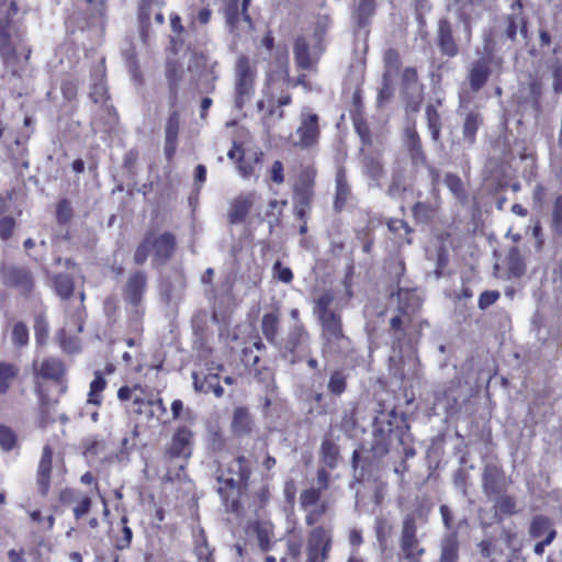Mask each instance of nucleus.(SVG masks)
Returning a JSON list of instances; mask_svg holds the SVG:
<instances>
[{
	"label": "nucleus",
	"instance_id": "17",
	"mask_svg": "<svg viewBox=\"0 0 562 562\" xmlns=\"http://www.w3.org/2000/svg\"><path fill=\"white\" fill-rule=\"evenodd\" d=\"M1 278L4 284L19 288L23 293L31 291L33 286L32 277L24 268L14 266L3 267L1 269Z\"/></svg>",
	"mask_w": 562,
	"mask_h": 562
},
{
	"label": "nucleus",
	"instance_id": "3",
	"mask_svg": "<svg viewBox=\"0 0 562 562\" xmlns=\"http://www.w3.org/2000/svg\"><path fill=\"white\" fill-rule=\"evenodd\" d=\"M0 54L13 74L22 70L30 58L31 49L22 46L21 36L8 20L0 19Z\"/></svg>",
	"mask_w": 562,
	"mask_h": 562
},
{
	"label": "nucleus",
	"instance_id": "58",
	"mask_svg": "<svg viewBox=\"0 0 562 562\" xmlns=\"http://www.w3.org/2000/svg\"><path fill=\"white\" fill-rule=\"evenodd\" d=\"M71 216H72V209L70 206V203L67 200L59 201V203L57 205V211H56L57 222L60 224H65V223L69 222Z\"/></svg>",
	"mask_w": 562,
	"mask_h": 562
},
{
	"label": "nucleus",
	"instance_id": "63",
	"mask_svg": "<svg viewBox=\"0 0 562 562\" xmlns=\"http://www.w3.org/2000/svg\"><path fill=\"white\" fill-rule=\"evenodd\" d=\"M552 223L557 231H562V195L555 199L552 213Z\"/></svg>",
	"mask_w": 562,
	"mask_h": 562
},
{
	"label": "nucleus",
	"instance_id": "49",
	"mask_svg": "<svg viewBox=\"0 0 562 562\" xmlns=\"http://www.w3.org/2000/svg\"><path fill=\"white\" fill-rule=\"evenodd\" d=\"M105 384H106V382H105L104 378L102 376V374L100 372H95L94 379L90 384V393H89V400H88L89 403H92V404L101 403V397L99 394H100V392L103 391V389L105 387Z\"/></svg>",
	"mask_w": 562,
	"mask_h": 562
},
{
	"label": "nucleus",
	"instance_id": "56",
	"mask_svg": "<svg viewBox=\"0 0 562 562\" xmlns=\"http://www.w3.org/2000/svg\"><path fill=\"white\" fill-rule=\"evenodd\" d=\"M366 173L373 180H379L383 173V165L373 158H367L364 161Z\"/></svg>",
	"mask_w": 562,
	"mask_h": 562
},
{
	"label": "nucleus",
	"instance_id": "30",
	"mask_svg": "<svg viewBox=\"0 0 562 562\" xmlns=\"http://www.w3.org/2000/svg\"><path fill=\"white\" fill-rule=\"evenodd\" d=\"M376 0H357L352 11V19L359 26H364L375 13Z\"/></svg>",
	"mask_w": 562,
	"mask_h": 562
},
{
	"label": "nucleus",
	"instance_id": "10",
	"mask_svg": "<svg viewBox=\"0 0 562 562\" xmlns=\"http://www.w3.org/2000/svg\"><path fill=\"white\" fill-rule=\"evenodd\" d=\"M330 547V533L323 527L312 530L308 537L307 562H323Z\"/></svg>",
	"mask_w": 562,
	"mask_h": 562
},
{
	"label": "nucleus",
	"instance_id": "1",
	"mask_svg": "<svg viewBox=\"0 0 562 562\" xmlns=\"http://www.w3.org/2000/svg\"><path fill=\"white\" fill-rule=\"evenodd\" d=\"M335 295L323 292L314 300L313 313L321 326L323 356H337L351 349V341L344 333L341 313L335 308Z\"/></svg>",
	"mask_w": 562,
	"mask_h": 562
},
{
	"label": "nucleus",
	"instance_id": "33",
	"mask_svg": "<svg viewBox=\"0 0 562 562\" xmlns=\"http://www.w3.org/2000/svg\"><path fill=\"white\" fill-rule=\"evenodd\" d=\"M398 311H406L413 314L420 307L422 300L414 290L400 288L396 293Z\"/></svg>",
	"mask_w": 562,
	"mask_h": 562
},
{
	"label": "nucleus",
	"instance_id": "47",
	"mask_svg": "<svg viewBox=\"0 0 562 562\" xmlns=\"http://www.w3.org/2000/svg\"><path fill=\"white\" fill-rule=\"evenodd\" d=\"M400 55L397 50L394 48H389L384 53V72L383 75H389V77H392L395 75L400 68Z\"/></svg>",
	"mask_w": 562,
	"mask_h": 562
},
{
	"label": "nucleus",
	"instance_id": "31",
	"mask_svg": "<svg viewBox=\"0 0 562 562\" xmlns=\"http://www.w3.org/2000/svg\"><path fill=\"white\" fill-rule=\"evenodd\" d=\"M553 533V539L557 536V531L553 527L552 520L543 515H536L532 517L530 526H529V536L537 539L541 537H547L550 533Z\"/></svg>",
	"mask_w": 562,
	"mask_h": 562
},
{
	"label": "nucleus",
	"instance_id": "27",
	"mask_svg": "<svg viewBox=\"0 0 562 562\" xmlns=\"http://www.w3.org/2000/svg\"><path fill=\"white\" fill-rule=\"evenodd\" d=\"M405 144L411 154L413 164H425L426 156L424 154L420 138L415 126H407L405 130Z\"/></svg>",
	"mask_w": 562,
	"mask_h": 562
},
{
	"label": "nucleus",
	"instance_id": "52",
	"mask_svg": "<svg viewBox=\"0 0 562 562\" xmlns=\"http://www.w3.org/2000/svg\"><path fill=\"white\" fill-rule=\"evenodd\" d=\"M150 241H151V239L148 238V236L146 235L144 237V240L137 247V249L134 254V261L136 265H139V266L143 265L147 260L149 254L150 252L153 254V248H151Z\"/></svg>",
	"mask_w": 562,
	"mask_h": 562
},
{
	"label": "nucleus",
	"instance_id": "46",
	"mask_svg": "<svg viewBox=\"0 0 562 562\" xmlns=\"http://www.w3.org/2000/svg\"><path fill=\"white\" fill-rule=\"evenodd\" d=\"M255 532L257 537V541L259 547L267 551L270 548V542L272 538V528L268 524H256Z\"/></svg>",
	"mask_w": 562,
	"mask_h": 562
},
{
	"label": "nucleus",
	"instance_id": "53",
	"mask_svg": "<svg viewBox=\"0 0 562 562\" xmlns=\"http://www.w3.org/2000/svg\"><path fill=\"white\" fill-rule=\"evenodd\" d=\"M16 437L13 430L7 426H0V446L3 450H11L15 447Z\"/></svg>",
	"mask_w": 562,
	"mask_h": 562
},
{
	"label": "nucleus",
	"instance_id": "25",
	"mask_svg": "<svg viewBox=\"0 0 562 562\" xmlns=\"http://www.w3.org/2000/svg\"><path fill=\"white\" fill-rule=\"evenodd\" d=\"M33 366L36 373L47 380H59L66 371L64 362L53 357L44 359L38 367L36 361Z\"/></svg>",
	"mask_w": 562,
	"mask_h": 562
},
{
	"label": "nucleus",
	"instance_id": "23",
	"mask_svg": "<svg viewBox=\"0 0 562 562\" xmlns=\"http://www.w3.org/2000/svg\"><path fill=\"white\" fill-rule=\"evenodd\" d=\"M491 68L488 67V60L486 58L476 59L470 67L468 79L470 87L473 91H479L486 83Z\"/></svg>",
	"mask_w": 562,
	"mask_h": 562
},
{
	"label": "nucleus",
	"instance_id": "44",
	"mask_svg": "<svg viewBox=\"0 0 562 562\" xmlns=\"http://www.w3.org/2000/svg\"><path fill=\"white\" fill-rule=\"evenodd\" d=\"M327 389L334 396L341 395L347 389V379L342 371H334L328 380Z\"/></svg>",
	"mask_w": 562,
	"mask_h": 562
},
{
	"label": "nucleus",
	"instance_id": "57",
	"mask_svg": "<svg viewBox=\"0 0 562 562\" xmlns=\"http://www.w3.org/2000/svg\"><path fill=\"white\" fill-rule=\"evenodd\" d=\"M209 447L213 451H220L225 447V438L218 429L211 428L209 430Z\"/></svg>",
	"mask_w": 562,
	"mask_h": 562
},
{
	"label": "nucleus",
	"instance_id": "11",
	"mask_svg": "<svg viewBox=\"0 0 562 562\" xmlns=\"http://www.w3.org/2000/svg\"><path fill=\"white\" fill-rule=\"evenodd\" d=\"M148 238L151 239L150 245L153 248L154 261L158 263L167 262L176 250V237L171 233H162L157 235L156 233H148Z\"/></svg>",
	"mask_w": 562,
	"mask_h": 562
},
{
	"label": "nucleus",
	"instance_id": "61",
	"mask_svg": "<svg viewBox=\"0 0 562 562\" xmlns=\"http://www.w3.org/2000/svg\"><path fill=\"white\" fill-rule=\"evenodd\" d=\"M81 7L86 9L91 16L101 15L104 11L105 0H81Z\"/></svg>",
	"mask_w": 562,
	"mask_h": 562
},
{
	"label": "nucleus",
	"instance_id": "60",
	"mask_svg": "<svg viewBox=\"0 0 562 562\" xmlns=\"http://www.w3.org/2000/svg\"><path fill=\"white\" fill-rule=\"evenodd\" d=\"M443 182L456 196L462 195L463 186L461 179L457 175L447 173Z\"/></svg>",
	"mask_w": 562,
	"mask_h": 562
},
{
	"label": "nucleus",
	"instance_id": "34",
	"mask_svg": "<svg viewBox=\"0 0 562 562\" xmlns=\"http://www.w3.org/2000/svg\"><path fill=\"white\" fill-rule=\"evenodd\" d=\"M193 385L195 391L210 393L213 392L216 397H222L224 394V389L218 383L217 374H209L204 378L202 382L199 381L198 374L193 373Z\"/></svg>",
	"mask_w": 562,
	"mask_h": 562
},
{
	"label": "nucleus",
	"instance_id": "64",
	"mask_svg": "<svg viewBox=\"0 0 562 562\" xmlns=\"http://www.w3.org/2000/svg\"><path fill=\"white\" fill-rule=\"evenodd\" d=\"M553 89L557 93L562 92V60H557L552 67Z\"/></svg>",
	"mask_w": 562,
	"mask_h": 562
},
{
	"label": "nucleus",
	"instance_id": "2",
	"mask_svg": "<svg viewBox=\"0 0 562 562\" xmlns=\"http://www.w3.org/2000/svg\"><path fill=\"white\" fill-rule=\"evenodd\" d=\"M249 476V462L243 456L231 461L225 469H218L217 482L220 486L217 492L222 496L227 510L235 514L240 513L238 497L246 488Z\"/></svg>",
	"mask_w": 562,
	"mask_h": 562
},
{
	"label": "nucleus",
	"instance_id": "42",
	"mask_svg": "<svg viewBox=\"0 0 562 562\" xmlns=\"http://www.w3.org/2000/svg\"><path fill=\"white\" fill-rule=\"evenodd\" d=\"M498 497L495 501V510L496 514H502L505 516H513L517 513L516 506V499L514 496L508 494H497Z\"/></svg>",
	"mask_w": 562,
	"mask_h": 562
},
{
	"label": "nucleus",
	"instance_id": "7",
	"mask_svg": "<svg viewBox=\"0 0 562 562\" xmlns=\"http://www.w3.org/2000/svg\"><path fill=\"white\" fill-rule=\"evenodd\" d=\"M147 284V277L144 272L137 271L131 274L123 289L125 302L131 306L130 314L135 329L139 327L142 311L139 308Z\"/></svg>",
	"mask_w": 562,
	"mask_h": 562
},
{
	"label": "nucleus",
	"instance_id": "41",
	"mask_svg": "<svg viewBox=\"0 0 562 562\" xmlns=\"http://www.w3.org/2000/svg\"><path fill=\"white\" fill-rule=\"evenodd\" d=\"M350 193L349 186L347 183L346 175L342 170H339L336 176V200L335 207L341 209Z\"/></svg>",
	"mask_w": 562,
	"mask_h": 562
},
{
	"label": "nucleus",
	"instance_id": "22",
	"mask_svg": "<svg viewBox=\"0 0 562 562\" xmlns=\"http://www.w3.org/2000/svg\"><path fill=\"white\" fill-rule=\"evenodd\" d=\"M52 448L46 445L43 449L42 458L37 469V486L42 495H46L50 486V471H52Z\"/></svg>",
	"mask_w": 562,
	"mask_h": 562
},
{
	"label": "nucleus",
	"instance_id": "24",
	"mask_svg": "<svg viewBox=\"0 0 562 562\" xmlns=\"http://www.w3.org/2000/svg\"><path fill=\"white\" fill-rule=\"evenodd\" d=\"M483 124V116L477 110H471L465 114L462 125V143L471 147L475 143L476 132Z\"/></svg>",
	"mask_w": 562,
	"mask_h": 562
},
{
	"label": "nucleus",
	"instance_id": "9",
	"mask_svg": "<svg viewBox=\"0 0 562 562\" xmlns=\"http://www.w3.org/2000/svg\"><path fill=\"white\" fill-rule=\"evenodd\" d=\"M299 142L296 145L301 147H310L317 142L319 130H318V116L312 113L310 109H304L301 113V124L296 130Z\"/></svg>",
	"mask_w": 562,
	"mask_h": 562
},
{
	"label": "nucleus",
	"instance_id": "21",
	"mask_svg": "<svg viewBox=\"0 0 562 562\" xmlns=\"http://www.w3.org/2000/svg\"><path fill=\"white\" fill-rule=\"evenodd\" d=\"M294 60L300 69L315 70L317 58L310 53V45L305 37L297 36L293 46Z\"/></svg>",
	"mask_w": 562,
	"mask_h": 562
},
{
	"label": "nucleus",
	"instance_id": "18",
	"mask_svg": "<svg viewBox=\"0 0 562 562\" xmlns=\"http://www.w3.org/2000/svg\"><path fill=\"white\" fill-rule=\"evenodd\" d=\"M437 44L442 55L454 57L459 53L458 44L453 37L452 26L447 19L438 21Z\"/></svg>",
	"mask_w": 562,
	"mask_h": 562
},
{
	"label": "nucleus",
	"instance_id": "29",
	"mask_svg": "<svg viewBox=\"0 0 562 562\" xmlns=\"http://www.w3.org/2000/svg\"><path fill=\"white\" fill-rule=\"evenodd\" d=\"M179 132V114L177 112L170 113L165 128V153L168 158H171L177 148V138Z\"/></svg>",
	"mask_w": 562,
	"mask_h": 562
},
{
	"label": "nucleus",
	"instance_id": "19",
	"mask_svg": "<svg viewBox=\"0 0 562 562\" xmlns=\"http://www.w3.org/2000/svg\"><path fill=\"white\" fill-rule=\"evenodd\" d=\"M498 30L508 40L515 41L517 31L524 38L527 37V29L521 12H516L515 5L512 13L503 16L498 24Z\"/></svg>",
	"mask_w": 562,
	"mask_h": 562
},
{
	"label": "nucleus",
	"instance_id": "55",
	"mask_svg": "<svg viewBox=\"0 0 562 562\" xmlns=\"http://www.w3.org/2000/svg\"><path fill=\"white\" fill-rule=\"evenodd\" d=\"M35 338L37 344H45L48 337V324L46 322L45 316L38 315L35 319L34 324Z\"/></svg>",
	"mask_w": 562,
	"mask_h": 562
},
{
	"label": "nucleus",
	"instance_id": "50",
	"mask_svg": "<svg viewBox=\"0 0 562 562\" xmlns=\"http://www.w3.org/2000/svg\"><path fill=\"white\" fill-rule=\"evenodd\" d=\"M226 22L233 32L239 30L238 0H231L225 11Z\"/></svg>",
	"mask_w": 562,
	"mask_h": 562
},
{
	"label": "nucleus",
	"instance_id": "12",
	"mask_svg": "<svg viewBox=\"0 0 562 562\" xmlns=\"http://www.w3.org/2000/svg\"><path fill=\"white\" fill-rule=\"evenodd\" d=\"M193 432L186 426L179 427L173 434L166 453L170 458L188 459L192 453Z\"/></svg>",
	"mask_w": 562,
	"mask_h": 562
},
{
	"label": "nucleus",
	"instance_id": "20",
	"mask_svg": "<svg viewBox=\"0 0 562 562\" xmlns=\"http://www.w3.org/2000/svg\"><path fill=\"white\" fill-rule=\"evenodd\" d=\"M308 333L306 331L304 325L300 322H296L293 328L289 331L284 342L279 345L282 355L284 358H288L289 355L293 356L294 352L308 340Z\"/></svg>",
	"mask_w": 562,
	"mask_h": 562
},
{
	"label": "nucleus",
	"instance_id": "26",
	"mask_svg": "<svg viewBox=\"0 0 562 562\" xmlns=\"http://www.w3.org/2000/svg\"><path fill=\"white\" fill-rule=\"evenodd\" d=\"M231 427L233 434L239 437L251 432L254 419L246 407L239 406L234 409Z\"/></svg>",
	"mask_w": 562,
	"mask_h": 562
},
{
	"label": "nucleus",
	"instance_id": "45",
	"mask_svg": "<svg viewBox=\"0 0 562 562\" xmlns=\"http://www.w3.org/2000/svg\"><path fill=\"white\" fill-rule=\"evenodd\" d=\"M400 313L390 319V329L396 336V339H401L404 333L405 326L411 324V313L406 311H398Z\"/></svg>",
	"mask_w": 562,
	"mask_h": 562
},
{
	"label": "nucleus",
	"instance_id": "59",
	"mask_svg": "<svg viewBox=\"0 0 562 562\" xmlns=\"http://www.w3.org/2000/svg\"><path fill=\"white\" fill-rule=\"evenodd\" d=\"M273 277L283 283H290L293 279V273L290 268L282 266L280 261H277L273 267Z\"/></svg>",
	"mask_w": 562,
	"mask_h": 562
},
{
	"label": "nucleus",
	"instance_id": "48",
	"mask_svg": "<svg viewBox=\"0 0 562 562\" xmlns=\"http://www.w3.org/2000/svg\"><path fill=\"white\" fill-rule=\"evenodd\" d=\"M406 190L405 177L402 171L396 170L392 175L391 183L387 188V194L392 198L400 196Z\"/></svg>",
	"mask_w": 562,
	"mask_h": 562
},
{
	"label": "nucleus",
	"instance_id": "4",
	"mask_svg": "<svg viewBox=\"0 0 562 562\" xmlns=\"http://www.w3.org/2000/svg\"><path fill=\"white\" fill-rule=\"evenodd\" d=\"M257 68L255 63L246 55H239L234 66V105L243 110L255 92Z\"/></svg>",
	"mask_w": 562,
	"mask_h": 562
},
{
	"label": "nucleus",
	"instance_id": "14",
	"mask_svg": "<svg viewBox=\"0 0 562 562\" xmlns=\"http://www.w3.org/2000/svg\"><path fill=\"white\" fill-rule=\"evenodd\" d=\"M393 437H396V438H398V440L402 441V439L398 437L397 432L392 429L391 422H386L385 424L376 422L374 429H373V442H372V451H373L374 456H376V457L385 456L390 450V446L393 440Z\"/></svg>",
	"mask_w": 562,
	"mask_h": 562
},
{
	"label": "nucleus",
	"instance_id": "51",
	"mask_svg": "<svg viewBox=\"0 0 562 562\" xmlns=\"http://www.w3.org/2000/svg\"><path fill=\"white\" fill-rule=\"evenodd\" d=\"M12 342L18 347H24L29 342V330L23 323H16L11 334Z\"/></svg>",
	"mask_w": 562,
	"mask_h": 562
},
{
	"label": "nucleus",
	"instance_id": "13",
	"mask_svg": "<svg viewBox=\"0 0 562 562\" xmlns=\"http://www.w3.org/2000/svg\"><path fill=\"white\" fill-rule=\"evenodd\" d=\"M85 300V293H80V303L79 306L75 310L74 315L71 317V324L67 323L66 327L60 330L59 340L60 346L66 352H75L79 349L78 341L72 338H66V330L69 331H82L83 328V318H85V308L82 302Z\"/></svg>",
	"mask_w": 562,
	"mask_h": 562
},
{
	"label": "nucleus",
	"instance_id": "16",
	"mask_svg": "<svg viewBox=\"0 0 562 562\" xmlns=\"http://www.w3.org/2000/svg\"><path fill=\"white\" fill-rule=\"evenodd\" d=\"M257 199L258 194L255 191L236 196L229 205L228 222L231 224L243 223Z\"/></svg>",
	"mask_w": 562,
	"mask_h": 562
},
{
	"label": "nucleus",
	"instance_id": "39",
	"mask_svg": "<svg viewBox=\"0 0 562 562\" xmlns=\"http://www.w3.org/2000/svg\"><path fill=\"white\" fill-rule=\"evenodd\" d=\"M313 191L294 188V210L299 218H303L310 209L313 199Z\"/></svg>",
	"mask_w": 562,
	"mask_h": 562
},
{
	"label": "nucleus",
	"instance_id": "35",
	"mask_svg": "<svg viewBox=\"0 0 562 562\" xmlns=\"http://www.w3.org/2000/svg\"><path fill=\"white\" fill-rule=\"evenodd\" d=\"M506 265L510 278H520L526 271V265L518 247H512L506 257Z\"/></svg>",
	"mask_w": 562,
	"mask_h": 562
},
{
	"label": "nucleus",
	"instance_id": "28",
	"mask_svg": "<svg viewBox=\"0 0 562 562\" xmlns=\"http://www.w3.org/2000/svg\"><path fill=\"white\" fill-rule=\"evenodd\" d=\"M280 314L278 312L266 313L261 319V329L265 338L273 346H279Z\"/></svg>",
	"mask_w": 562,
	"mask_h": 562
},
{
	"label": "nucleus",
	"instance_id": "62",
	"mask_svg": "<svg viewBox=\"0 0 562 562\" xmlns=\"http://www.w3.org/2000/svg\"><path fill=\"white\" fill-rule=\"evenodd\" d=\"M314 178H315V170L313 169H306L304 170L300 176V181L296 183L295 188L301 190H308L313 191L314 186Z\"/></svg>",
	"mask_w": 562,
	"mask_h": 562
},
{
	"label": "nucleus",
	"instance_id": "8",
	"mask_svg": "<svg viewBox=\"0 0 562 562\" xmlns=\"http://www.w3.org/2000/svg\"><path fill=\"white\" fill-rule=\"evenodd\" d=\"M507 480L503 469L495 463H487L482 473V488L487 497L502 494L507 490Z\"/></svg>",
	"mask_w": 562,
	"mask_h": 562
},
{
	"label": "nucleus",
	"instance_id": "38",
	"mask_svg": "<svg viewBox=\"0 0 562 562\" xmlns=\"http://www.w3.org/2000/svg\"><path fill=\"white\" fill-rule=\"evenodd\" d=\"M521 94L526 102H529L532 108L538 109L542 94V83L536 78H530L527 86L522 88Z\"/></svg>",
	"mask_w": 562,
	"mask_h": 562
},
{
	"label": "nucleus",
	"instance_id": "37",
	"mask_svg": "<svg viewBox=\"0 0 562 562\" xmlns=\"http://www.w3.org/2000/svg\"><path fill=\"white\" fill-rule=\"evenodd\" d=\"M339 457L338 446L328 437H325L321 445L322 461L330 469L337 465Z\"/></svg>",
	"mask_w": 562,
	"mask_h": 562
},
{
	"label": "nucleus",
	"instance_id": "43",
	"mask_svg": "<svg viewBox=\"0 0 562 562\" xmlns=\"http://www.w3.org/2000/svg\"><path fill=\"white\" fill-rule=\"evenodd\" d=\"M54 288L57 295L66 300L74 292V280L67 274H58L54 278Z\"/></svg>",
	"mask_w": 562,
	"mask_h": 562
},
{
	"label": "nucleus",
	"instance_id": "36",
	"mask_svg": "<svg viewBox=\"0 0 562 562\" xmlns=\"http://www.w3.org/2000/svg\"><path fill=\"white\" fill-rule=\"evenodd\" d=\"M19 368L10 362L0 360V394H5L18 378Z\"/></svg>",
	"mask_w": 562,
	"mask_h": 562
},
{
	"label": "nucleus",
	"instance_id": "15",
	"mask_svg": "<svg viewBox=\"0 0 562 562\" xmlns=\"http://www.w3.org/2000/svg\"><path fill=\"white\" fill-rule=\"evenodd\" d=\"M291 78H290V68H289V59L286 56H283L276 60L272 65V68L269 70L267 75V86L273 93L274 89L290 88Z\"/></svg>",
	"mask_w": 562,
	"mask_h": 562
},
{
	"label": "nucleus",
	"instance_id": "5",
	"mask_svg": "<svg viewBox=\"0 0 562 562\" xmlns=\"http://www.w3.org/2000/svg\"><path fill=\"white\" fill-rule=\"evenodd\" d=\"M216 61H210L202 53H193L188 64V71L191 80L201 92H211L215 88L217 75L215 72Z\"/></svg>",
	"mask_w": 562,
	"mask_h": 562
},
{
	"label": "nucleus",
	"instance_id": "6",
	"mask_svg": "<svg viewBox=\"0 0 562 562\" xmlns=\"http://www.w3.org/2000/svg\"><path fill=\"white\" fill-rule=\"evenodd\" d=\"M425 549L417 538L416 518L414 515H406L402 522L400 537V557L406 562H420Z\"/></svg>",
	"mask_w": 562,
	"mask_h": 562
},
{
	"label": "nucleus",
	"instance_id": "32",
	"mask_svg": "<svg viewBox=\"0 0 562 562\" xmlns=\"http://www.w3.org/2000/svg\"><path fill=\"white\" fill-rule=\"evenodd\" d=\"M459 557V541L456 532L443 537L439 562H457Z\"/></svg>",
	"mask_w": 562,
	"mask_h": 562
},
{
	"label": "nucleus",
	"instance_id": "40",
	"mask_svg": "<svg viewBox=\"0 0 562 562\" xmlns=\"http://www.w3.org/2000/svg\"><path fill=\"white\" fill-rule=\"evenodd\" d=\"M374 531L380 547L384 549L393 531V527L387 518L383 516L376 517L374 522Z\"/></svg>",
	"mask_w": 562,
	"mask_h": 562
},
{
	"label": "nucleus",
	"instance_id": "54",
	"mask_svg": "<svg viewBox=\"0 0 562 562\" xmlns=\"http://www.w3.org/2000/svg\"><path fill=\"white\" fill-rule=\"evenodd\" d=\"M321 498V490L319 488H308L301 493L300 503L304 509H307L310 506L317 505Z\"/></svg>",
	"mask_w": 562,
	"mask_h": 562
}]
</instances>
